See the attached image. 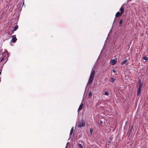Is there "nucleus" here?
I'll list each match as a JSON object with an SVG mask.
<instances>
[{
  "instance_id": "obj_22",
  "label": "nucleus",
  "mask_w": 148,
  "mask_h": 148,
  "mask_svg": "<svg viewBox=\"0 0 148 148\" xmlns=\"http://www.w3.org/2000/svg\"><path fill=\"white\" fill-rule=\"evenodd\" d=\"M93 75H94V72L93 71Z\"/></svg>"
},
{
  "instance_id": "obj_10",
  "label": "nucleus",
  "mask_w": 148,
  "mask_h": 148,
  "mask_svg": "<svg viewBox=\"0 0 148 148\" xmlns=\"http://www.w3.org/2000/svg\"><path fill=\"white\" fill-rule=\"evenodd\" d=\"M122 15L121 14V13L119 12H117L115 16L116 17H117L120 16H121Z\"/></svg>"
},
{
  "instance_id": "obj_15",
  "label": "nucleus",
  "mask_w": 148,
  "mask_h": 148,
  "mask_svg": "<svg viewBox=\"0 0 148 148\" xmlns=\"http://www.w3.org/2000/svg\"><path fill=\"white\" fill-rule=\"evenodd\" d=\"M105 95H106L108 96L109 95V93L107 91H106L105 92Z\"/></svg>"
},
{
  "instance_id": "obj_14",
  "label": "nucleus",
  "mask_w": 148,
  "mask_h": 148,
  "mask_svg": "<svg viewBox=\"0 0 148 148\" xmlns=\"http://www.w3.org/2000/svg\"><path fill=\"white\" fill-rule=\"evenodd\" d=\"M92 95V93L91 92H90L89 93L88 95V98H90Z\"/></svg>"
},
{
  "instance_id": "obj_4",
  "label": "nucleus",
  "mask_w": 148,
  "mask_h": 148,
  "mask_svg": "<svg viewBox=\"0 0 148 148\" xmlns=\"http://www.w3.org/2000/svg\"><path fill=\"white\" fill-rule=\"evenodd\" d=\"M92 69L91 70L90 77L89 79V81H88V84H87V86H88V84H90L92 82Z\"/></svg>"
},
{
  "instance_id": "obj_11",
  "label": "nucleus",
  "mask_w": 148,
  "mask_h": 148,
  "mask_svg": "<svg viewBox=\"0 0 148 148\" xmlns=\"http://www.w3.org/2000/svg\"><path fill=\"white\" fill-rule=\"evenodd\" d=\"M115 79L114 78H111L110 79V81L112 83L113 82H114L115 81Z\"/></svg>"
},
{
  "instance_id": "obj_17",
  "label": "nucleus",
  "mask_w": 148,
  "mask_h": 148,
  "mask_svg": "<svg viewBox=\"0 0 148 148\" xmlns=\"http://www.w3.org/2000/svg\"><path fill=\"white\" fill-rule=\"evenodd\" d=\"M143 59L145 60H147L148 58L147 57L145 56L143 57Z\"/></svg>"
},
{
  "instance_id": "obj_9",
  "label": "nucleus",
  "mask_w": 148,
  "mask_h": 148,
  "mask_svg": "<svg viewBox=\"0 0 148 148\" xmlns=\"http://www.w3.org/2000/svg\"><path fill=\"white\" fill-rule=\"evenodd\" d=\"M127 59H125L122 63L123 65H125L127 64Z\"/></svg>"
},
{
  "instance_id": "obj_2",
  "label": "nucleus",
  "mask_w": 148,
  "mask_h": 148,
  "mask_svg": "<svg viewBox=\"0 0 148 148\" xmlns=\"http://www.w3.org/2000/svg\"><path fill=\"white\" fill-rule=\"evenodd\" d=\"M85 122L83 119L81 120L78 122L77 124V125L79 127H84L85 125Z\"/></svg>"
},
{
  "instance_id": "obj_13",
  "label": "nucleus",
  "mask_w": 148,
  "mask_h": 148,
  "mask_svg": "<svg viewBox=\"0 0 148 148\" xmlns=\"http://www.w3.org/2000/svg\"><path fill=\"white\" fill-rule=\"evenodd\" d=\"M18 28V25L14 27V29L13 30V31H14L16 30Z\"/></svg>"
},
{
  "instance_id": "obj_18",
  "label": "nucleus",
  "mask_w": 148,
  "mask_h": 148,
  "mask_svg": "<svg viewBox=\"0 0 148 148\" xmlns=\"http://www.w3.org/2000/svg\"><path fill=\"white\" fill-rule=\"evenodd\" d=\"M5 59L4 58H3H3H1V59L0 60V62H2V61H3V60H5Z\"/></svg>"
},
{
  "instance_id": "obj_16",
  "label": "nucleus",
  "mask_w": 148,
  "mask_h": 148,
  "mask_svg": "<svg viewBox=\"0 0 148 148\" xmlns=\"http://www.w3.org/2000/svg\"><path fill=\"white\" fill-rule=\"evenodd\" d=\"M73 128H72L71 130V131H70V134H72V133L73 132Z\"/></svg>"
},
{
  "instance_id": "obj_21",
  "label": "nucleus",
  "mask_w": 148,
  "mask_h": 148,
  "mask_svg": "<svg viewBox=\"0 0 148 148\" xmlns=\"http://www.w3.org/2000/svg\"><path fill=\"white\" fill-rule=\"evenodd\" d=\"M112 71L113 72H114V73H115V70H114V69H113Z\"/></svg>"
},
{
  "instance_id": "obj_3",
  "label": "nucleus",
  "mask_w": 148,
  "mask_h": 148,
  "mask_svg": "<svg viewBox=\"0 0 148 148\" xmlns=\"http://www.w3.org/2000/svg\"><path fill=\"white\" fill-rule=\"evenodd\" d=\"M2 55L3 56V57L5 59L6 62L8 60V58L9 57V54L8 52H3L2 53Z\"/></svg>"
},
{
  "instance_id": "obj_12",
  "label": "nucleus",
  "mask_w": 148,
  "mask_h": 148,
  "mask_svg": "<svg viewBox=\"0 0 148 148\" xmlns=\"http://www.w3.org/2000/svg\"><path fill=\"white\" fill-rule=\"evenodd\" d=\"M78 146L79 148H83V146L81 144H79Z\"/></svg>"
},
{
  "instance_id": "obj_8",
  "label": "nucleus",
  "mask_w": 148,
  "mask_h": 148,
  "mask_svg": "<svg viewBox=\"0 0 148 148\" xmlns=\"http://www.w3.org/2000/svg\"><path fill=\"white\" fill-rule=\"evenodd\" d=\"M83 106V104L82 103L80 104V106H79V107L78 109V112H79V111L82 108Z\"/></svg>"
},
{
  "instance_id": "obj_5",
  "label": "nucleus",
  "mask_w": 148,
  "mask_h": 148,
  "mask_svg": "<svg viewBox=\"0 0 148 148\" xmlns=\"http://www.w3.org/2000/svg\"><path fill=\"white\" fill-rule=\"evenodd\" d=\"M117 59L115 58L111 61L110 62V64L111 65H114L117 62Z\"/></svg>"
},
{
  "instance_id": "obj_7",
  "label": "nucleus",
  "mask_w": 148,
  "mask_h": 148,
  "mask_svg": "<svg viewBox=\"0 0 148 148\" xmlns=\"http://www.w3.org/2000/svg\"><path fill=\"white\" fill-rule=\"evenodd\" d=\"M17 40V39L16 37L15 36H12V38L11 40V42H14Z\"/></svg>"
},
{
  "instance_id": "obj_20",
  "label": "nucleus",
  "mask_w": 148,
  "mask_h": 148,
  "mask_svg": "<svg viewBox=\"0 0 148 148\" xmlns=\"http://www.w3.org/2000/svg\"><path fill=\"white\" fill-rule=\"evenodd\" d=\"M90 132L91 133L92 132V129H91L90 130Z\"/></svg>"
},
{
  "instance_id": "obj_6",
  "label": "nucleus",
  "mask_w": 148,
  "mask_h": 148,
  "mask_svg": "<svg viewBox=\"0 0 148 148\" xmlns=\"http://www.w3.org/2000/svg\"><path fill=\"white\" fill-rule=\"evenodd\" d=\"M123 5L119 9V11H120L121 15H122L123 14L124 12V7H123Z\"/></svg>"
},
{
  "instance_id": "obj_1",
  "label": "nucleus",
  "mask_w": 148,
  "mask_h": 148,
  "mask_svg": "<svg viewBox=\"0 0 148 148\" xmlns=\"http://www.w3.org/2000/svg\"><path fill=\"white\" fill-rule=\"evenodd\" d=\"M138 83L139 86L137 92V95H139L140 94L143 86V83H141V80H139Z\"/></svg>"
},
{
  "instance_id": "obj_19",
  "label": "nucleus",
  "mask_w": 148,
  "mask_h": 148,
  "mask_svg": "<svg viewBox=\"0 0 148 148\" xmlns=\"http://www.w3.org/2000/svg\"><path fill=\"white\" fill-rule=\"evenodd\" d=\"M122 23V19H121L120 20L119 22V23L120 24H121Z\"/></svg>"
}]
</instances>
